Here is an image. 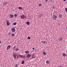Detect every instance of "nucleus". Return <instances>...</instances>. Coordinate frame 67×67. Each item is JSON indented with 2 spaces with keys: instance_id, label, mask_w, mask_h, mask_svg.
I'll list each match as a JSON object with an SVG mask.
<instances>
[{
  "instance_id": "f257e3e1",
  "label": "nucleus",
  "mask_w": 67,
  "mask_h": 67,
  "mask_svg": "<svg viewBox=\"0 0 67 67\" xmlns=\"http://www.w3.org/2000/svg\"><path fill=\"white\" fill-rule=\"evenodd\" d=\"M53 19L54 20H56L57 19V16L55 15H54L53 16Z\"/></svg>"
},
{
  "instance_id": "f03ea898",
  "label": "nucleus",
  "mask_w": 67,
  "mask_h": 67,
  "mask_svg": "<svg viewBox=\"0 0 67 67\" xmlns=\"http://www.w3.org/2000/svg\"><path fill=\"white\" fill-rule=\"evenodd\" d=\"M11 31L13 32H14L15 31V28L14 27L12 28L11 29Z\"/></svg>"
},
{
  "instance_id": "7ed1b4c3",
  "label": "nucleus",
  "mask_w": 67,
  "mask_h": 67,
  "mask_svg": "<svg viewBox=\"0 0 67 67\" xmlns=\"http://www.w3.org/2000/svg\"><path fill=\"white\" fill-rule=\"evenodd\" d=\"M10 47H11V46L10 45H9L8 46L7 48V50H8L9 49H10Z\"/></svg>"
},
{
  "instance_id": "20e7f679",
  "label": "nucleus",
  "mask_w": 67,
  "mask_h": 67,
  "mask_svg": "<svg viewBox=\"0 0 67 67\" xmlns=\"http://www.w3.org/2000/svg\"><path fill=\"white\" fill-rule=\"evenodd\" d=\"M9 16L10 18H13L14 17V15H12V14H10L9 15Z\"/></svg>"
},
{
  "instance_id": "39448f33",
  "label": "nucleus",
  "mask_w": 67,
  "mask_h": 67,
  "mask_svg": "<svg viewBox=\"0 0 67 67\" xmlns=\"http://www.w3.org/2000/svg\"><path fill=\"white\" fill-rule=\"evenodd\" d=\"M62 55L63 57H65V56H66V55H67L65 54V53H63L62 54Z\"/></svg>"
},
{
  "instance_id": "423d86ee",
  "label": "nucleus",
  "mask_w": 67,
  "mask_h": 67,
  "mask_svg": "<svg viewBox=\"0 0 67 67\" xmlns=\"http://www.w3.org/2000/svg\"><path fill=\"white\" fill-rule=\"evenodd\" d=\"M59 18H62L63 17V15L62 14H60L59 16Z\"/></svg>"
},
{
  "instance_id": "0eeeda50",
  "label": "nucleus",
  "mask_w": 67,
  "mask_h": 67,
  "mask_svg": "<svg viewBox=\"0 0 67 67\" xmlns=\"http://www.w3.org/2000/svg\"><path fill=\"white\" fill-rule=\"evenodd\" d=\"M46 63L47 64H49V60H47L46 61Z\"/></svg>"
},
{
  "instance_id": "6e6552de",
  "label": "nucleus",
  "mask_w": 67,
  "mask_h": 67,
  "mask_svg": "<svg viewBox=\"0 0 67 67\" xmlns=\"http://www.w3.org/2000/svg\"><path fill=\"white\" fill-rule=\"evenodd\" d=\"M31 54H27V57H31Z\"/></svg>"
},
{
  "instance_id": "1a4fd4ad",
  "label": "nucleus",
  "mask_w": 67,
  "mask_h": 67,
  "mask_svg": "<svg viewBox=\"0 0 67 67\" xmlns=\"http://www.w3.org/2000/svg\"><path fill=\"white\" fill-rule=\"evenodd\" d=\"M26 24H27L28 25H30V23L29 21H27L26 22Z\"/></svg>"
},
{
  "instance_id": "9d476101",
  "label": "nucleus",
  "mask_w": 67,
  "mask_h": 67,
  "mask_svg": "<svg viewBox=\"0 0 67 67\" xmlns=\"http://www.w3.org/2000/svg\"><path fill=\"white\" fill-rule=\"evenodd\" d=\"M16 25V22L13 23L12 24V25Z\"/></svg>"
},
{
  "instance_id": "9b49d317",
  "label": "nucleus",
  "mask_w": 67,
  "mask_h": 67,
  "mask_svg": "<svg viewBox=\"0 0 67 67\" xmlns=\"http://www.w3.org/2000/svg\"><path fill=\"white\" fill-rule=\"evenodd\" d=\"M26 54H29V51H27L25 52Z\"/></svg>"
},
{
  "instance_id": "f8f14e48",
  "label": "nucleus",
  "mask_w": 67,
  "mask_h": 67,
  "mask_svg": "<svg viewBox=\"0 0 67 67\" xmlns=\"http://www.w3.org/2000/svg\"><path fill=\"white\" fill-rule=\"evenodd\" d=\"M6 4H7V2H5L3 4V5H4V6H5V5H6Z\"/></svg>"
},
{
  "instance_id": "ddd939ff",
  "label": "nucleus",
  "mask_w": 67,
  "mask_h": 67,
  "mask_svg": "<svg viewBox=\"0 0 67 67\" xmlns=\"http://www.w3.org/2000/svg\"><path fill=\"white\" fill-rule=\"evenodd\" d=\"M10 24V23L9 22L7 23V26H9Z\"/></svg>"
},
{
  "instance_id": "4468645a",
  "label": "nucleus",
  "mask_w": 67,
  "mask_h": 67,
  "mask_svg": "<svg viewBox=\"0 0 67 67\" xmlns=\"http://www.w3.org/2000/svg\"><path fill=\"white\" fill-rule=\"evenodd\" d=\"M13 57L15 58H16V57H18V55L16 54V55H14Z\"/></svg>"
},
{
  "instance_id": "2eb2a0df",
  "label": "nucleus",
  "mask_w": 67,
  "mask_h": 67,
  "mask_svg": "<svg viewBox=\"0 0 67 67\" xmlns=\"http://www.w3.org/2000/svg\"><path fill=\"white\" fill-rule=\"evenodd\" d=\"M19 9H20V10H21V9H22V8L21 7H18Z\"/></svg>"
},
{
  "instance_id": "dca6fc26",
  "label": "nucleus",
  "mask_w": 67,
  "mask_h": 67,
  "mask_svg": "<svg viewBox=\"0 0 67 67\" xmlns=\"http://www.w3.org/2000/svg\"><path fill=\"white\" fill-rule=\"evenodd\" d=\"M31 57L32 58H34V57H35V56H34V54L32 55Z\"/></svg>"
},
{
  "instance_id": "f3484780",
  "label": "nucleus",
  "mask_w": 67,
  "mask_h": 67,
  "mask_svg": "<svg viewBox=\"0 0 67 67\" xmlns=\"http://www.w3.org/2000/svg\"><path fill=\"white\" fill-rule=\"evenodd\" d=\"M24 60H23V61L22 62H21V64H24Z\"/></svg>"
},
{
  "instance_id": "a211bd4d",
  "label": "nucleus",
  "mask_w": 67,
  "mask_h": 67,
  "mask_svg": "<svg viewBox=\"0 0 67 67\" xmlns=\"http://www.w3.org/2000/svg\"><path fill=\"white\" fill-rule=\"evenodd\" d=\"M43 54L44 55H46V53L45 52H44L43 53Z\"/></svg>"
},
{
  "instance_id": "6ab92c4d",
  "label": "nucleus",
  "mask_w": 67,
  "mask_h": 67,
  "mask_svg": "<svg viewBox=\"0 0 67 67\" xmlns=\"http://www.w3.org/2000/svg\"><path fill=\"white\" fill-rule=\"evenodd\" d=\"M21 19H24V18L23 17V16H21Z\"/></svg>"
},
{
  "instance_id": "aec40b11",
  "label": "nucleus",
  "mask_w": 67,
  "mask_h": 67,
  "mask_svg": "<svg viewBox=\"0 0 67 67\" xmlns=\"http://www.w3.org/2000/svg\"><path fill=\"white\" fill-rule=\"evenodd\" d=\"M15 35H14V34H12V36H14Z\"/></svg>"
},
{
  "instance_id": "412c9836",
  "label": "nucleus",
  "mask_w": 67,
  "mask_h": 67,
  "mask_svg": "<svg viewBox=\"0 0 67 67\" xmlns=\"http://www.w3.org/2000/svg\"><path fill=\"white\" fill-rule=\"evenodd\" d=\"M9 20H7L6 21V22L7 23H9Z\"/></svg>"
},
{
  "instance_id": "4be33fe9",
  "label": "nucleus",
  "mask_w": 67,
  "mask_h": 67,
  "mask_svg": "<svg viewBox=\"0 0 67 67\" xmlns=\"http://www.w3.org/2000/svg\"><path fill=\"white\" fill-rule=\"evenodd\" d=\"M28 40H30V37H28Z\"/></svg>"
},
{
  "instance_id": "5701e85b",
  "label": "nucleus",
  "mask_w": 67,
  "mask_h": 67,
  "mask_svg": "<svg viewBox=\"0 0 67 67\" xmlns=\"http://www.w3.org/2000/svg\"><path fill=\"white\" fill-rule=\"evenodd\" d=\"M16 55V54L15 53H14L13 54V56H15V55Z\"/></svg>"
},
{
  "instance_id": "b1692460",
  "label": "nucleus",
  "mask_w": 67,
  "mask_h": 67,
  "mask_svg": "<svg viewBox=\"0 0 67 67\" xmlns=\"http://www.w3.org/2000/svg\"><path fill=\"white\" fill-rule=\"evenodd\" d=\"M65 10L66 12H67V8H66L65 9Z\"/></svg>"
},
{
  "instance_id": "393cba45",
  "label": "nucleus",
  "mask_w": 67,
  "mask_h": 67,
  "mask_svg": "<svg viewBox=\"0 0 67 67\" xmlns=\"http://www.w3.org/2000/svg\"><path fill=\"white\" fill-rule=\"evenodd\" d=\"M16 51H19V49L18 48H16Z\"/></svg>"
},
{
  "instance_id": "a878e982",
  "label": "nucleus",
  "mask_w": 67,
  "mask_h": 67,
  "mask_svg": "<svg viewBox=\"0 0 67 67\" xmlns=\"http://www.w3.org/2000/svg\"><path fill=\"white\" fill-rule=\"evenodd\" d=\"M61 40H62V38H60L59 39V41H61Z\"/></svg>"
},
{
  "instance_id": "bb28decb",
  "label": "nucleus",
  "mask_w": 67,
  "mask_h": 67,
  "mask_svg": "<svg viewBox=\"0 0 67 67\" xmlns=\"http://www.w3.org/2000/svg\"><path fill=\"white\" fill-rule=\"evenodd\" d=\"M14 16H15V17H16V16H17V15L16 14H15L14 15Z\"/></svg>"
},
{
  "instance_id": "cd10ccee",
  "label": "nucleus",
  "mask_w": 67,
  "mask_h": 67,
  "mask_svg": "<svg viewBox=\"0 0 67 67\" xmlns=\"http://www.w3.org/2000/svg\"><path fill=\"white\" fill-rule=\"evenodd\" d=\"M15 66H16V67H18V64H16L15 65Z\"/></svg>"
},
{
  "instance_id": "c85d7f7f",
  "label": "nucleus",
  "mask_w": 67,
  "mask_h": 67,
  "mask_svg": "<svg viewBox=\"0 0 67 67\" xmlns=\"http://www.w3.org/2000/svg\"><path fill=\"white\" fill-rule=\"evenodd\" d=\"M21 56L22 55H19V57H21Z\"/></svg>"
},
{
  "instance_id": "c756f323",
  "label": "nucleus",
  "mask_w": 67,
  "mask_h": 67,
  "mask_svg": "<svg viewBox=\"0 0 67 67\" xmlns=\"http://www.w3.org/2000/svg\"><path fill=\"white\" fill-rule=\"evenodd\" d=\"M45 43H46V42H45V41H44V42H43V44H45Z\"/></svg>"
},
{
  "instance_id": "7c9ffc66",
  "label": "nucleus",
  "mask_w": 67,
  "mask_h": 67,
  "mask_svg": "<svg viewBox=\"0 0 67 67\" xmlns=\"http://www.w3.org/2000/svg\"><path fill=\"white\" fill-rule=\"evenodd\" d=\"M23 57H24L23 56L21 55V58H23Z\"/></svg>"
},
{
  "instance_id": "2f4dec72",
  "label": "nucleus",
  "mask_w": 67,
  "mask_h": 67,
  "mask_svg": "<svg viewBox=\"0 0 67 67\" xmlns=\"http://www.w3.org/2000/svg\"><path fill=\"white\" fill-rule=\"evenodd\" d=\"M41 4H40L39 5V6H41Z\"/></svg>"
},
{
  "instance_id": "473e14b6",
  "label": "nucleus",
  "mask_w": 67,
  "mask_h": 67,
  "mask_svg": "<svg viewBox=\"0 0 67 67\" xmlns=\"http://www.w3.org/2000/svg\"><path fill=\"white\" fill-rule=\"evenodd\" d=\"M53 9H55V7H54V6H53Z\"/></svg>"
},
{
  "instance_id": "72a5a7b5",
  "label": "nucleus",
  "mask_w": 67,
  "mask_h": 67,
  "mask_svg": "<svg viewBox=\"0 0 67 67\" xmlns=\"http://www.w3.org/2000/svg\"><path fill=\"white\" fill-rule=\"evenodd\" d=\"M32 49H33V50H34V49H35V48H32Z\"/></svg>"
},
{
  "instance_id": "f704fd0d",
  "label": "nucleus",
  "mask_w": 67,
  "mask_h": 67,
  "mask_svg": "<svg viewBox=\"0 0 67 67\" xmlns=\"http://www.w3.org/2000/svg\"><path fill=\"white\" fill-rule=\"evenodd\" d=\"M49 1H51H51H52V0H49Z\"/></svg>"
},
{
  "instance_id": "c9c22d12",
  "label": "nucleus",
  "mask_w": 67,
  "mask_h": 67,
  "mask_svg": "<svg viewBox=\"0 0 67 67\" xmlns=\"http://www.w3.org/2000/svg\"><path fill=\"white\" fill-rule=\"evenodd\" d=\"M23 58H25V56H24Z\"/></svg>"
},
{
  "instance_id": "e433bc0d",
  "label": "nucleus",
  "mask_w": 67,
  "mask_h": 67,
  "mask_svg": "<svg viewBox=\"0 0 67 67\" xmlns=\"http://www.w3.org/2000/svg\"><path fill=\"white\" fill-rule=\"evenodd\" d=\"M1 41L0 40V44H1Z\"/></svg>"
},
{
  "instance_id": "4c0bfd02",
  "label": "nucleus",
  "mask_w": 67,
  "mask_h": 67,
  "mask_svg": "<svg viewBox=\"0 0 67 67\" xmlns=\"http://www.w3.org/2000/svg\"><path fill=\"white\" fill-rule=\"evenodd\" d=\"M41 42H42V43H43V41H42Z\"/></svg>"
},
{
  "instance_id": "58836bf2",
  "label": "nucleus",
  "mask_w": 67,
  "mask_h": 67,
  "mask_svg": "<svg viewBox=\"0 0 67 67\" xmlns=\"http://www.w3.org/2000/svg\"><path fill=\"white\" fill-rule=\"evenodd\" d=\"M18 56H19V55H20L19 54H17Z\"/></svg>"
},
{
  "instance_id": "ea45409f",
  "label": "nucleus",
  "mask_w": 67,
  "mask_h": 67,
  "mask_svg": "<svg viewBox=\"0 0 67 67\" xmlns=\"http://www.w3.org/2000/svg\"><path fill=\"white\" fill-rule=\"evenodd\" d=\"M66 0H64V1H66Z\"/></svg>"
},
{
  "instance_id": "a19ab883",
  "label": "nucleus",
  "mask_w": 67,
  "mask_h": 67,
  "mask_svg": "<svg viewBox=\"0 0 67 67\" xmlns=\"http://www.w3.org/2000/svg\"><path fill=\"white\" fill-rule=\"evenodd\" d=\"M62 66H60L59 67H62Z\"/></svg>"
},
{
  "instance_id": "79ce46f5",
  "label": "nucleus",
  "mask_w": 67,
  "mask_h": 67,
  "mask_svg": "<svg viewBox=\"0 0 67 67\" xmlns=\"http://www.w3.org/2000/svg\"><path fill=\"white\" fill-rule=\"evenodd\" d=\"M48 0H46V1H47Z\"/></svg>"
},
{
  "instance_id": "37998d69",
  "label": "nucleus",
  "mask_w": 67,
  "mask_h": 67,
  "mask_svg": "<svg viewBox=\"0 0 67 67\" xmlns=\"http://www.w3.org/2000/svg\"><path fill=\"white\" fill-rule=\"evenodd\" d=\"M15 48V47H14V49Z\"/></svg>"
},
{
  "instance_id": "c03bdc74",
  "label": "nucleus",
  "mask_w": 67,
  "mask_h": 67,
  "mask_svg": "<svg viewBox=\"0 0 67 67\" xmlns=\"http://www.w3.org/2000/svg\"><path fill=\"white\" fill-rule=\"evenodd\" d=\"M46 44H47V43H46Z\"/></svg>"
}]
</instances>
